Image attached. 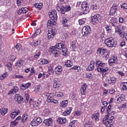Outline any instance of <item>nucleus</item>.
Here are the masks:
<instances>
[{
    "mask_svg": "<svg viewBox=\"0 0 127 127\" xmlns=\"http://www.w3.org/2000/svg\"><path fill=\"white\" fill-rule=\"evenodd\" d=\"M112 108V105H109L107 109V115L104 117L102 120V123L107 127H111L113 125L114 120V116L110 115V112H111V109Z\"/></svg>",
    "mask_w": 127,
    "mask_h": 127,
    "instance_id": "obj_1",
    "label": "nucleus"
},
{
    "mask_svg": "<svg viewBox=\"0 0 127 127\" xmlns=\"http://www.w3.org/2000/svg\"><path fill=\"white\" fill-rule=\"evenodd\" d=\"M96 65L97 67V71L101 73H106L109 71V68L107 66L105 63H103L100 61H97Z\"/></svg>",
    "mask_w": 127,
    "mask_h": 127,
    "instance_id": "obj_2",
    "label": "nucleus"
},
{
    "mask_svg": "<svg viewBox=\"0 0 127 127\" xmlns=\"http://www.w3.org/2000/svg\"><path fill=\"white\" fill-rule=\"evenodd\" d=\"M104 42L105 44H106L108 47H110L111 48L116 47V46H117L118 45V42L116 41L114 39V38L112 37L105 39Z\"/></svg>",
    "mask_w": 127,
    "mask_h": 127,
    "instance_id": "obj_3",
    "label": "nucleus"
},
{
    "mask_svg": "<svg viewBox=\"0 0 127 127\" xmlns=\"http://www.w3.org/2000/svg\"><path fill=\"white\" fill-rule=\"evenodd\" d=\"M46 97L48 103H54V104H56V105L59 104L57 100L54 99V94L47 93L46 94Z\"/></svg>",
    "mask_w": 127,
    "mask_h": 127,
    "instance_id": "obj_4",
    "label": "nucleus"
},
{
    "mask_svg": "<svg viewBox=\"0 0 127 127\" xmlns=\"http://www.w3.org/2000/svg\"><path fill=\"white\" fill-rule=\"evenodd\" d=\"M56 47L57 49H62L63 55H64V56H67V48L65 47V46H64V44H63V43H60L57 44L56 45Z\"/></svg>",
    "mask_w": 127,
    "mask_h": 127,
    "instance_id": "obj_5",
    "label": "nucleus"
},
{
    "mask_svg": "<svg viewBox=\"0 0 127 127\" xmlns=\"http://www.w3.org/2000/svg\"><path fill=\"white\" fill-rule=\"evenodd\" d=\"M57 10H58V11H61L62 13L64 14L65 11H69V10H71V6L70 5H63L62 7L59 6L57 7Z\"/></svg>",
    "mask_w": 127,
    "mask_h": 127,
    "instance_id": "obj_6",
    "label": "nucleus"
},
{
    "mask_svg": "<svg viewBox=\"0 0 127 127\" xmlns=\"http://www.w3.org/2000/svg\"><path fill=\"white\" fill-rule=\"evenodd\" d=\"M91 27L86 25L82 28V33L83 34V36H87V35H89L91 33Z\"/></svg>",
    "mask_w": 127,
    "mask_h": 127,
    "instance_id": "obj_7",
    "label": "nucleus"
},
{
    "mask_svg": "<svg viewBox=\"0 0 127 127\" xmlns=\"http://www.w3.org/2000/svg\"><path fill=\"white\" fill-rule=\"evenodd\" d=\"M97 53L101 56H103L104 54H106L105 58H109V57L110 56V52H107V49H105L98 48L97 50Z\"/></svg>",
    "mask_w": 127,
    "mask_h": 127,
    "instance_id": "obj_8",
    "label": "nucleus"
},
{
    "mask_svg": "<svg viewBox=\"0 0 127 127\" xmlns=\"http://www.w3.org/2000/svg\"><path fill=\"white\" fill-rule=\"evenodd\" d=\"M81 10L83 12H89L90 8H89V5H88V2L85 1L83 2L81 4Z\"/></svg>",
    "mask_w": 127,
    "mask_h": 127,
    "instance_id": "obj_9",
    "label": "nucleus"
},
{
    "mask_svg": "<svg viewBox=\"0 0 127 127\" xmlns=\"http://www.w3.org/2000/svg\"><path fill=\"white\" fill-rule=\"evenodd\" d=\"M49 16L51 19H54L55 20H57V18H58V16H57V12L55 10H50L49 12Z\"/></svg>",
    "mask_w": 127,
    "mask_h": 127,
    "instance_id": "obj_10",
    "label": "nucleus"
},
{
    "mask_svg": "<svg viewBox=\"0 0 127 127\" xmlns=\"http://www.w3.org/2000/svg\"><path fill=\"white\" fill-rule=\"evenodd\" d=\"M56 34V30L54 29H49L48 33V39H52L54 38V36Z\"/></svg>",
    "mask_w": 127,
    "mask_h": 127,
    "instance_id": "obj_11",
    "label": "nucleus"
},
{
    "mask_svg": "<svg viewBox=\"0 0 127 127\" xmlns=\"http://www.w3.org/2000/svg\"><path fill=\"white\" fill-rule=\"evenodd\" d=\"M19 114H20V111L18 109H15L11 112L10 117L11 119H15V117L18 116Z\"/></svg>",
    "mask_w": 127,
    "mask_h": 127,
    "instance_id": "obj_12",
    "label": "nucleus"
},
{
    "mask_svg": "<svg viewBox=\"0 0 127 127\" xmlns=\"http://www.w3.org/2000/svg\"><path fill=\"white\" fill-rule=\"evenodd\" d=\"M118 5L117 4L114 3L112 6L110 11V15H115L117 11H118Z\"/></svg>",
    "mask_w": 127,
    "mask_h": 127,
    "instance_id": "obj_13",
    "label": "nucleus"
},
{
    "mask_svg": "<svg viewBox=\"0 0 127 127\" xmlns=\"http://www.w3.org/2000/svg\"><path fill=\"white\" fill-rule=\"evenodd\" d=\"M117 62H118V57H117V56H113L109 60V64L110 66L114 65V64L117 63Z\"/></svg>",
    "mask_w": 127,
    "mask_h": 127,
    "instance_id": "obj_14",
    "label": "nucleus"
},
{
    "mask_svg": "<svg viewBox=\"0 0 127 127\" xmlns=\"http://www.w3.org/2000/svg\"><path fill=\"white\" fill-rule=\"evenodd\" d=\"M93 23H99V22L101 20V15L100 14L95 15L92 17Z\"/></svg>",
    "mask_w": 127,
    "mask_h": 127,
    "instance_id": "obj_15",
    "label": "nucleus"
},
{
    "mask_svg": "<svg viewBox=\"0 0 127 127\" xmlns=\"http://www.w3.org/2000/svg\"><path fill=\"white\" fill-rule=\"evenodd\" d=\"M62 71H63V68L61 65H58L55 68V72L57 75L62 74Z\"/></svg>",
    "mask_w": 127,
    "mask_h": 127,
    "instance_id": "obj_16",
    "label": "nucleus"
},
{
    "mask_svg": "<svg viewBox=\"0 0 127 127\" xmlns=\"http://www.w3.org/2000/svg\"><path fill=\"white\" fill-rule=\"evenodd\" d=\"M107 83H109V84H112L113 83H116L117 82V78L113 76H110L107 78V79L106 80Z\"/></svg>",
    "mask_w": 127,
    "mask_h": 127,
    "instance_id": "obj_17",
    "label": "nucleus"
},
{
    "mask_svg": "<svg viewBox=\"0 0 127 127\" xmlns=\"http://www.w3.org/2000/svg\"><path fill=\"white\" fill-rule=\"evenodd\" d=\"M87 87H88V85H87L86 83H83V84L81 85L80 88V93L81 95H85V94H86V91H87Z\"/></svg>",
    "mask_w": 127,
    "mask_h": 127,
    "instance_id": "obj_18",
    "label": "nucleus"
},
{
    "mask_svg": "<svg viewBox=\"0 0 127 127\" xmlns=\"http://www.w3.org/2000/svg\"><path fill=\"white\" fill-rule=\"evenodd\" d=\"M14 100L18 104H20L23 101V98L19 94H15Z\"/></svg>",
    "mask_w": 127,
    "mask_h": 127,
    "instance_id": "obj_19",
    "label": "nucleus"
},
{
    "mask_svg": "<svg viewBox=\"0 0 127 127\" xmlns=\"http://www.w3.org/2000/svg\"><path fill=\"white\" fill-rule=\"evenodd\" d=\"M91 119L93 121H95V122H98L100 119V113H94L91 115Z\"/></svg>",
    "mask_w": 127,
    "mask_h": 127,
    "instance_id": "obj_20",
    "label": "nucleus"
},
{
    "mask_svg": "<svg viewBox=\"0 0 127 127\" xmlns=\"http://www.w3.org/2000/svg\"><path fill=\"white\" fill-rule=\"evenodd\" d=\"M40 43H41V41L39 39L34 41L33 42H30V45L32 46H34L35 47H37V46H39L40 45Z\"/></svg>",
    "mask_w": 127,
    "mask_h": 127,
    "instance_id": "obj_21",
    "label": "nucleus"
},
{
    "mask_svg": "<svg viewBox=\"0 0 127 127\" xmlns=\"http://www.w3.org/2000/svg\"><path fill=\"white\" fill-rule=\"evenodd\" d=\"M43 123L44 124H46V126H48V127H50L52 126L53 120L51 118H49V119L45 120Z\"/></svg>",
    "mask_w": 127,
    "mask_h": 127,
    "instance_id": "obj_22",
    "label": "nucleus"
},
{
    "mask_svg": "<svg viewBox=\"0 0 127 127\" xmlns=\"http://www.w3.org/2000/svg\"><path fill=\"white\" fill-rule=\"evenodd\" d=\"M29 103L31 108H37L38 107V103L34 101L32 99H30Z\"/></svg>",
    "mask_w": 127,
    "mask_h": 127,
    "instance_id": "obj_23",
    "label": "nucleus"
},
{
    "mask_svg": "<svg viewBox=\"0 0 127 127\" xmlns=\"http://www.w3.org/2000/svg\"><path fill=\"white\" fill-rule=\"evenodd\" d=\"M40 65H46L49 64L50 62L46 59H42L39 61Z\"/></svg>",
    "mask_w": 127,
    "mask_h": 127,
    "instance_id": "obj_24",
    "label": "nucleus"
},
{
    "mask_svg": "<svg viewBox=\"0 0 127 127\" xmlns=\"http://www.w3.org/2000/svg\"><path fill=\"white\" fill-rule=\"evenodd\" d=\"M27 11H28V8L27 7H22L18 10L17 13L19 15H20L22 13H26Z\"/></svg>",
    "mask_w": 127,
    "mask_h": 127,
    "instance_id": "obj_25",
    "label": "nucleus"
},
{
    "mask_svg": "<svg viewBox=\"0 0 127 127\" xmlns=\"http://www.w3.org/2000/svg\"><path fill=\"white\" fill-rule=\"evenodd\" d=\"M31 86V83L30 82L27 83L26 84H23L21 85L22 88L21 90L24 91V90H26V89H28L29 87Z\"/></svg>",
    "mask_w": 127,
    "mask_h": 127,
    "instance_id": "obj_26",
    "label": "nucleus"
},
{
    "mask_svg": "<svg viewBox=\"0 0 127 127\" xmlns=\"http://www.w3.org/2000/svg\"><path fill=\"white\" fill-rule=\"evenodd\" d=\"M110 23L112 24L113 26H116L117 25V23H118V19L116 17H112L110 19Z\"/></svg>",
    "mask_w": 127,
    "mask_h": 127,
    "instance_id": "obj_27",
    "label": "nucleus"
},
{
    "mask_svg": "<svg viewBox=\"0 0 127 127\" xmlns=\"http://www.w3.org/2000/svg\"><path fill=\"white\" fill-rule=\"evenodd\" d=\"M53 83V87L54 89H56V90H58L61 86L60 83L57 82L56 80H54Z\"/></svg>",
    "mask_w": 127,
    "mask_h": 127,
    "instance_id": "obj_28",
    "label": "nucleus"
},
{
    "mask_svg": "<svg viewBox=\"0 0 127 127\" xmlns=\"http://www.w3.org/2000/svg\"><path fill=\"white\" fill-rule=\"evenodd\" d=\"M94 65H95V62L92 61L90 63V65L88 66V67L87 68V71H92V70H94V68H95V67L94 66Z\"/></svg>",
    "mask_w": 127,
    "mask_h": 127,
    "instance_id": "obj_29",
    "label": "nucleus"
},
{
    "mask_svg": "<svg viewBox=\"0 0 127 127\" xmlns=\"http://www.w3.org/2000/svg\"><path fill=\"white\" fill-rule=\"evenodd\" d=\"M68 105V100H64L60 102L61 108H65Z\"/></svg>",
    "mask_w": 127,
    "mask_h": 127,
    "instance_id": "obj_30",
    "label": "nucleus"
},
{
    "mask_svg": "<svg viewBox=\"0 0 127 127\" xmlns=\"http://www.w3.org/2000/svg\"><path fill=\"white\" fill-rule=\"evenodd\" d=\"M62 22L64 27H69V26H70V25H68L67 23V22H68V20L65 17L63 18Z\"/></svg>",
    "mask_w": 127,
    "mask_h": 127,
    "instance_id": "obj_31",
    "label": "nucleus"
},
{
    "mask_svg": "<svg viewBox=\"0 0 127 127\" xmlns=\"http://www.w3.org/2000/svg\"><path fill=\"white\" fill-rule=\"evenodd\" d=\"M55 20H54L53 19L49 20L47 22V26H51V25H55V24H56V21H55Z\"/></svg>",
    "mask_w": 127,
    "mask_h": 127,
    "instance_id": "obj_32",
    "label": "nucleus"
},
{
    "mask_svg": "<svg viewBox=\"0 0 127 127\" xmlns=\"http://www.w3.org/2000/svg\"><path fill=\"white\" fill-rule=\"evenodd\" d=\"M8 111V109L6 108H1L0 109V113L1 114V116H5L6 114H7V111Z\"/></svg>",
    "mask_w": 127,
    "mask_h": 127,
    "instance_id": "obj_33",
    "label": "nucleus"
},
{
    "mask_svg": "<svg viewBox=\"0 0 127 127\" xmlns=\"http://www.w3.org/2000/svg\"><path fill=\"white\" fill-rule=\"evenodd\" d=\"M50 113V111H49V109H45V110H43L42 114L43 116H44V117H47L49 116Z\"/></svg>",
    "mask_w": 127,
    "mask_h": 127,
    "instance_id": "obj_34",
    "label": "nucleus"
},
{
    "mask_svg": "<svg viewBox=\"0 0 127 127\" xmlns=\"http://www.w3.org/2000/svg\"><path fill=\"white\" fill-rule=\"evenodd\" d=\"M57 121L60 124H66L67 123V120L65 118H59Z\"/></svg>",
    "mask_w": 127,
    "mask_h": 127,
    "instance_id": "obj_35",
    "label": "nucleus"
},
{
    "mask_svg": "<svg viewBox=\"0 0 127 127\" xmlns=\"http://www.w3.org/2000/svg\"><path fill=\"white\" fill-rule=\"evenodd\" d=\"M66 3V2L64 0H60V2H59L57 5V7L59 6L60 7H63V5Z\"/></svg>",
    "mask_w": 127,
    "mask_h": 127,
    "instance_id": "obj_36",
    "label": "nucleus"
},
{
    "mask_svg": "<svg viewBox=\"0 0 127 127\" xmlns=\"http://www.w3.org/2000/svg\"><path fill=\"white\" fill-rule=\"evenodd\" d=\"M40 32H41V29L40 28H38L34 34L32 36V38H34L35 36L39 35V34H40Z\"/></svg>",
    "mask_w": 127,
    "mask_h": 127,
    "instance_id": "obj_37",
    "label": "nucleus"
},
{
    "mask_svg": "<svg viewBox=\"0 0 127 127\" xmlns=\"http://www.w3.org/2000/svg\"><path fill=\"white\" fill-rule=\"evenodd\" d=\"M23 65V61L21 60L18 61L15 64L16 67L19 68V67H21Z\"/></svg>",
    "mask_w": 127,
    "mask_h": 127,
    "instance_id": "obj_38",
    "label": "nucleus"
},
{
    "mask_svg": "<svg viewBox=\"0 0 127 127\" xmlns=\"http://www.w3.org/2000/svg\"><path fill=\"white\" fill-rule=\"evenodd\" d=\"M8 76V72H5L3 74L1 75V76H0V80L1 81H2V80H4L6 77Z\"/></svg>",
    "mask_w": 127,
    "mask_h": 127,
    "instance_id": "obj_39",
    "label": "nucleus"
},
{
    "mask_svg": "<svg viewBox=\"0 0 127 127\" xmlns=\"http://www.w3.org/2000/svg\"><path fill=\"white\" fill-rule=\"evenodd\" d=\"M17 92H18V87H14L13 88L10 90V91L8 93V95H9V94H12V93H16Z\"/></svg>",
    "mask_w": 127,
    "mask_h": 127,
    "instance_id": "obj_40",
    "label": "nucleus"
},
{
    "mask_svg": "<svg viewBox=\"0 0 127 127\" xmlns=\"http://www.w3.org/2000/svg\"><path fill=\"white\" fill-rule=\"evenodd\" d=\"M34 6L36 7V8H38L39 10L42 8V6H43V4H42V3H36L34 4Z\"/></svg>",
    "mask_w": 127,
    "mask_h": 127,
    "instance_id": "obj_41",
    "label": "nucleus"
},
{
    "mask_svg": "<svg viewBox=\"0 0 127 127\" xmlns=\"http://www.w3.org/2000/svg\"><path fill=\"white\" fill-rule=\"evenodd\" d=\"M121 85L122 87V89L124 90V91H127V82H122Z\"/></svg>",
    "mask_w": 127,
    "mask_h": 127,
    "instance_id": "obj_42",
    "label": "nucleus"
},
{
    "mask_svg": "<svg viewBox=\"0 0 127 127\" xmlns=\"http://www.w3.org/2000/svg\"><path fill=\"white\" fill-rule=\"evenodd\" d=\"M57 98H62L64 96V94L62 92H57L55 93Z\"/></svg>",
    "mask_w": 127,
    "mask_h": 127,
    "instance_id": "obj_43",
    "label": "nucleus"
},
{
    "mask_svg": "<svg viewBox=\"0 0 127 127\" xmlns=\"http://www.w3.org/2000/svg\"><path fill=\"white\" fill-rule=\"evenodd\" d=\"M70 97L73 101H76L77 99V95L75 92H72L70 94Z\"/></svg>",
    "mask_w": 127,
    "mask_h": 127,
    "instance_id": "obj_44",
    "label": "nucleus"
},
{
    "mask_svg": "<svg viewBox=\"0 0 127 127\" xmlns=\"http://www.w3.org/2000/svg\"><path fill=\"white\" fill-rule=\"evenodd\" d=\"M31 125L32 126V127H37V126H39V124L34 118L31 122Z\"/></svg>",
    "mask_w": 127,
    "mask_h": 127,
    "instance_id": "obj_45",
    "label": "nucleus"
},
{
    "mask_svg": "<svg viewBox=\"0 0 127 127\" xmlns=\"http://www.w3.org/2000/svg\"><path fill=\"white\" fill-rule=\"evenodd\" d=\"M70 69L72 70H76V72H80V71H81V67L78 65H74Z\"/></svg>",
    "mask_w": 127,
    "mask_h": 127,
    "instance_id": "obj_46",
    "label": "nucleus"
},
{
    "mask_svg": "<svg viewBox=\"0 0 127 127\" xmlns=\"http://www.w3.org/2000/svg\"><path fill=\"white\" fill-rule=\"evenodd\" d=\"M61 55V52H60V51L58 50H55L54 51V55L55 58L57 57H59V56H60Z\"/></svg>",
    "mask_w": 127,
    "mask_h": 127,
    "instance_id": "obj_47",
    "label": "nucleus"
},
{
    "mask_svg": "<svg viewBox=\"0 0 127 127\" xmlns=\"http://www.w3.org/2000/svg\"><path fill=\"white\" fill-rule=\"evenodd\" d=\"M6 67L9 71H12V64L8 63L6 64Z\"/></svg>",
    "mask_w": 127,
    "mask_h": 127,
    "instance_id": "obj_48",
    "label": "nucleus"
},
{
    "mask_svg": "<svg viewBox=\"0 0 127 127\" xmlns=\"http://www.w3.org/2000/svg\"><path fill=\"white\" fill-rule=\"evenodd\" d=\"M18 124V121H16V120H15L14 121H12L10 123V127H15L16 126H17V124Z\"/></svg>",
    "mask_w": 127,
    "mask_h": 127,
    "instance_id": "obj_49",
    "label": "nucleus"
},
{
    "mask_svg": "<svg viewBox=\"0 0 127 127\" xmlns=\"http://www.w3.org/2000/svg\"><path fill=\"white\" fill-rule=\"evenodd\" d=\"M84 127H92V122L90 121H87L85 124Z\"/></svg>",
    "mask_w": 127,
    "mask_h": 127,
    "instance_id": "obj_50",
    "label": "nucleus"
},
{
    "mask_svg": "<svg viewBox=\"0 0 127 127\" xmlns=\"http://www.w3.org/2000/svg\"><path fill=\"white\" fill-rule=\"evenodd\" d=\"M124 100H125L124 98L121 96L117 98V102L119 104H121V103L124 102Z\"/></svg>",
    "mask_w": 127,
    "mask_h": 127,
    "instance_id": "obj_51",
    "label": "nucleus"
},
{
    "mask_svg": "<svg viewBox=\"0 0 127 127\" xmlns=\"http://www.w3.org/2000/svg\"><path fill=\"white\" fill-rule=\"evenodd\" d=\"M65 64L67 67H71L73 66V63L71 62V61L68 60L67 61V62H66Z\"/></svg>",
    "mask_w": 127,
    "mask_h": 127,
    "instance_id": "obj_52",
    "label": "nucleus"
},
{
    "mask_svg": "<svg viewBox=\"0 0 127 127\" xmlns=\"http://www.w3.org/2000/svg\"><path fill=\"white\" fill-rule=\"evenodd\" d=\"M8 59L9 61H14L15 59H16V57L13 55H12L9 56Z\"/></svg>",
    "mask_w": 127,
    "mask_h": 127,
    "instance_id": "obj_53",
    "label": "nucleus"
},
{
    "mask_svg": "<svg viewBox=\"0 0 127 127\" xmlns=\"http://www.w3.org/2000/svg\"><path fill=\"white\" fill-rule=\"evenodd\" d=\"M105 29L106 30V31L108 32V33H110L111 31H112V27H111L109 25H107L105 27Z\"/></svg>",
    "mask_w": 127,
    "mask_h": 127,
    "instance_id": "obj_54",
    "label": "nucleus"
},
{
    "mask_svg": "<svg viewBox=\"0 0 127 127\" xmlns=\"http://www.w3.org/2000/svg\"><path fill=\"white\" fill-rule=\"evenodd\" d=\"M78 22L80 24V25H82L83 24H85V23L86 22V19H81L78 20Z\"/></svg>",
    "mask_w": 127,
    "mask_h": 127,
    "instance_id": "obj_55",
    "label": "nucleus"
},
{
    "mask_svg": "<svg viewBox=\"0 0 127 127\" xmlns=\"http://www.w3.org/2000/svg\"><path fill=\"white\" fill-rule=\"evenodd\" d=\"M34 119L36 120L37 123H38L39 125H40V124L42 123V120H41L40 118L38 117V118H35Z\"/></svg>",
    "mask_w": 127,
    "mask_h": 127,
    "instance_id": "obj_56",
    "label": "nucleus"
},
{
    "mask_svg": "<svg viewBox=\"0 0 127 127\" xmlns=\"http://www.w3.org/2000/svg\"><path fill=\"white\" fill-rule=\"evenodd\" d=\"M27 118H28V116H27V114H24L22 117V119H23V121H24V122L25 121L27 120Z\"/></svg>",
    "mask_w": 127,
    "mask_h": 127,
    "instance_id": "obj_57",
    "label": "nucleus"
},
{
    "mask_svg": "<svg viewBox=\"0 0 127 127\" xmlns=\"http://www.w3.org/2000/svg\"><path fill=\"white\" fill-rule=\"evenodd\" d=\"M4 27L6 30H9V29H10V25L8 24H4Z\"/></svg>",
    "mask_w": 127,
    "mask_h": 127,
    "instance_id": "obj_58",
    "label": "nucleus"
},
{
    "mask_svg": "<svg viewBox=\"0 0 127 127\" xmlns=\"http://www.w3.org/2000/svg\"><path fill=\"white\" fill-rule=\"evenodd\" d=\"M48 71H49L50 74H51V73H53V67H52V66L51 65L49 66Z\"/></svg>",
    "mask_w": 127,
    "mask_h": 127,
    "instance_id": "obj_59",
    "label": "nucleus"
},
{
    "mask_svg": "<svg viewBox=\"0 0 127 127\" xmlns=\"http://www.w3.org/2000/svg\"><path fill=\"white\" fill-rule=\"evenodd\" d=\"M121 8H123L124 9H127V4L126 3H123L121 5Z\"/></svg>",
    "mask_w": 127,
    "mask_h": 127,
    "instance_id": "obj_60",
    "label": "nucleus"
},
{
    "mask_svg": "<svg viewBox=\"0 0 127 127\" xmlns=\"http://www.w3.org/2000/svg\"><path fill=\"white\" fill-rule=\"evenodd\" d=\"M119 22H120V23H124V22H125V18L122 17H119Z\"/></svg>",
    "mask_w": 127,
    "mask_h": 127,
    "instance_id": "obj_61",
    "label": "nucleus"
},
{
    "mask_svg": "<svg viewBox=\"0 0 127 127\" xmlns=\"http://www.w3.org/2000/svg\"><path fill=\"white\" fill-rule=\"evenodd\" d=\"M56 48V47H55V46L51 47L50 48V49H49V52H53V51H54V50H55Z\"/></svg>",
    "mask_w": 127,
    "mask_h": 127,
    "instance_id": "obj_62",
    "label": "nucleus"
},
{
    "mask_svg": "<svg viewBox=\"0 0 127 127\" xmlns=\"http://www.w3.org/2000/svg\"><path fill=\"white\" fill-rule=\"evenodd\" d=\"M40 90V86L37 85L35 87V92L39 93Z\"/></svg>",
    "mask_w": 127,
    "mask_h": 127,
    "instance_id": "obj_63",
    "label": "nucleus"
},
{
    "mask_svg": "<svg viewBox=\"0 0 127 127\" xmlns=\"http://www.w3.org/2000/svg\"><path fill=\"white\" fill-rule=\"evenodd\" d=\"M40 56V52L39 51L37 52L36 54L34 56L35 58H38Z\"/></svg>",
    "mask_w": 127,
    "mask_h": 127,
    "instance_id": "obj_64",
    "label": "nucleus"
}]
</instances>
